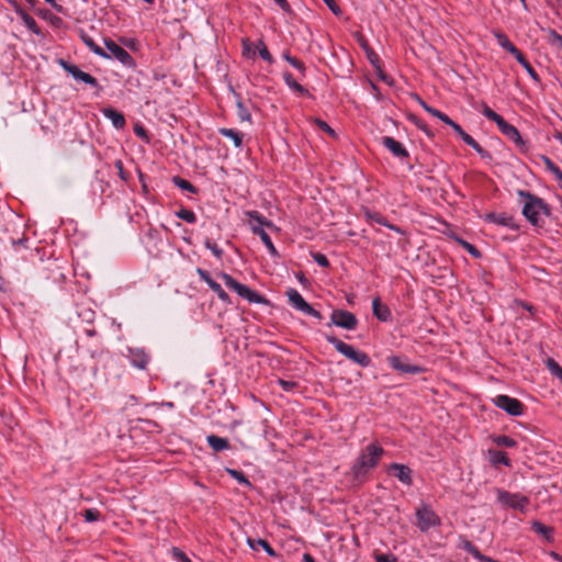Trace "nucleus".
<instances>
[{"mask_svg":"<svg viewBox=\"0 0 562 562\" xmlns=\"http://www.w3.org/2000/svg\"><path fill=\"white\" fill-rule=\"evenodd\" d=\"M518 196L524 200L521 213L526 220L536 227L543 225L542 216L550 215L549 205L539 196L529 191L518 190Z\"/></svg>","mask_w":562,"mask_h":562,"instance_id":"nucleus-1","label":"nucleus"},{"mask_svg":"<svg viewBox=\"0 0 562 562\" xmlns=\"http://www.w3.org/2000/svg\"><path fill=\"white\" fill-rule=\"evenodd\" d=\"M383 453L384 449L378 442L368 445L352 464L351 472L353 477L362 481L379 464Z\"/></svg>","mask_w":562,"mask_h":562,"instance_id":"nucleus-2","label":"nucleus"},{"mask_svg":"<svg viewBox=\"0 0 562 562\" xmlns=\"http://www.w3.org/2000/svg\"><path fill=\"white\" fill-rule=\"evenodd\" d=\"M325 338L339 353L344 355L352 362L361 366L362 368H368L371 364V359L366 352L355 349L353 346L341 341L333 335H326Z\"/></svg>","mask_w":562,"mask_h":562,"instance_id":"nucleus-3","label":"nucleus"},{"mask_svg":"<svg viewBox=\"0 0 562 562\" xmlns=\"http://www.w3.org/2000/svg\"><path fill=\"white\" fill-rule=\"evenodd\" d=\"M221 278L224 281L225 285L231 289L232 291L236 292L240 297L247 300L249 303H256V304H265L268 301L260 295L258 292L252 291L248 286L239 283L236 281L232 276L228 273L222 272Z\"/></svg>","mask_w":562,"mask_h":562,"instance_id":"nucleus-4","label":"nucleus"},{"mask_svg":"<svg viewBox=\"0 0 562 562\" xmlns=\"http://www.w3.org/2000/svg\"><path fill=\"white\" fill-rule=\"evenodd\" d=\"M497 501L509 508L517 509L521 513L527 512L529 498L518 493H510L504 490H497Z\"/></svg>","mask_w":562,"mask_h":562,"instance_id":"nucleus-5","label":"nucleus"},{"mask_svg":"<svg viewBox=\"0 0 562 562\" xmlns=\"http://www.w3.org/2000/svg\"><path fill=\"white\" fill-rule=\"evenodd\" d=\"M286 296L290 304L295 310L304 313L305 315L312 316L318 321L323 318L322 314L318 311H316L311 304H308L297 290L292 288L289 289L286 291Z\"/></svg>","mask_w":562,"mask_h":562,"instance_id":"nucleus-6","label":"nucleus"},{"mask_svg":"<svg viewBox=\"0 0 562 562\" xmlns=\"http://www.w3.org/2000/svg\"><path fill=\"white\" fill-rule=\"evenodd\" d=\"M493 403L496 407L505 411L510 416H521L524 414L522 403L505 394H499L493 398Z\"/></svg>","mask_w":562,"mask_h":562,"instance_id":"nucleus-7","label":"nucleus"},{"mask_svg":"<svg viewBox=\"0 0 562 562\" xmlns=\"http://www.w3.org/2000/svg\"><path fill=\"white\" fill-rule=\"evenodd\" d=\"M337 326L347 330H353L358 325V319L351 312L345 310H334L330 315L328 326Z\"/></svg>","mask_w":562,"mask_h":562,"instance_id":"nucleus-8","label":"nucleus"},{"mask_svg":"<svg viewBox=\"0 0 562 562\" xmlns=\"http://www.w3.org/2000/svg\"><path fill=\"white\" fill-rule=\"evenodd\" d=\"M417 526L422 531L436 527L440 524L436 513L427 506H423L416 510Z\"/></svg>","mask_w":562,"mask_h":562,"instance_id":"nucleus-9","label":"nucleus"},{"mask_svg":"<svg viewBox=\"0 0 562 562\" xmlns=\"http://www.w3.org/2000/svg\"><path fill=\"white\" fill-rule=\"evenodd\" d=\"M106 50H108V57L106 58H115L120 63H122L124 66L132 67L134 66V59L130 55L127 50H125L123 47H121L119 44L113 42L112 40H106L104 42Z\"/></svg>","mask_w":562,"mask_h":562,"instance_id":"nucleus-10","label":"nucleus"},{"mask_svg":"<svg viewBox=\"0 0 562 562\" xmlns=\"http://www.w3.org/2000/svg\"><path fill=\"white\" fill-rule=\"evenodd\" d=\"M498 128L504 136L515 144L520 153L528 151L529 146L527 142L521 137L519 131L514 125L505 121Z\"/></svg>","mask_w":562,"mask_h":562,"instance_id":"nucleus-11","label":"nucleus"},{"mask_svg":"<svg viewBox=\"0 0 562 562\" xmlns=\"http://www.w3.org/2000/svg\"><path fill=\"white\" fill-rule=\"evenodd\" d=\"M59 64L75 80L85 82L91 87H99L98 80L90 74L82 71L78 66L69 64L64 59H60Z\"/></svg>","mask_w":562,"mask_h":562,"instance_id":"nucleus-12","label":"nucleus"},{"mask_svg":"<svg viewBox=\"0 0 562 562\" xmlns=\"http://www.w3.org/2000/svg\"><path fill=\"white\" fill-rule=\"evenodd\" d=\"M389 475L395 476L406 486L413 484V471L409 467L402 463H391L386 470Z\"/></svg>","mask_w":562,"mask_h":562,"instance_id":"nucleus-13","label":"nucleus"},{"mask_svg":"<svg viewBox=\"0 0 562 562\" xmlns=\"http://www.w3.org/2000/svg\"><path fill=\"white\" fill-rule=\"evenodd\" d=\"M485 220L496 225L508 227L513 231L519 229V225L516 223L514 216L507 213H488L486 214Z\"/></svg>","mask_w":562,"mask_h":562,"instance_id":"nucleus-14","label":"nucleus"},{"mask_svg":"<svg viewBox=\"0 0 562 562\" xmlns=\"http://www.w3.org/2000/svg\"><path fill=\"white\" fill-rule=\"evenodd\" d=\"M381 144L387 150H390L394 157L398 159H404L408 157V151L406 150L404 145L391 136L381 137Z\"/></svg>","mask_w":562,"mask_h":562,"instance_id":"nucleus-15","label":"nucleus"},{"mask_svg":"<svg viewBox=\"0 0 562 562\" xmlns=\"http://www.w3.org/2000/svg\"><path fill=\"white\" fill-rule=\"evenodd\" d=\"M390 366L396 370V371H400V372H403V373H412V374H417V373H422L424 371V369L422 367H418V366H414V364H409V363H404L400 357H396V356H392L387 359Z\"/></svg>","mask_w":562,"mask_h":562,"instance_id":"nucleus-16","label":"nucleus"},{"mask_svg":"<svg viewBox=\"0 0 562 562\" xmlns=\"http://www.w3.org/2000/svg\"><path fill=\"white\" fill-rule=\"evenodd\" d=\"M128 358L132 366L140 370L146 369L149 361L148 355L140 348L128 349Z\"/></svg>","mask_w":562,"mask_h":562,"instance_id":"nucleus-17","label":"nucleus"},{"mask_svg":"<svg viewBox=\"0 0 562 562\" xmlns=\"http://www.w3.org/2000/svg\"><path fill=\"white\" fill-rule=\"evenodd\" d=\"M373 315L381 322L391 321L392 313L387 305L382 304L380 297H375L372 301Z\"/></svg>","mask_w":562,"mask_h":562,"instance_id":"nucleus-18","label":"nucleus"},{"mask_svg":"<svg viewBox=\"0 0 562 562\" xmlns=\"http://www.w3.org/2000/svg\"><path fill=\"white\" fill-rule=\"evenodd\" d=\"M14 11L16 15L22 20L23 24L27 27V30L36 35L41 34V30L35 19L31 16L23 8L15 5Z\"/></svg>","mask_w":562,"mask_h":562,"instance_id":"nucleus-19","label":"nucleus"},{"mask_svg":"<svg viewBox=\"0 0 562 562\" xmlns=\"http://www.w3.org/2000/svg\"><path fill=\"white\" fill-rule=\"evenodd\" d=\"M251 231L255 235L260 237L261 241L265 244L271 256H279L278 250L276 249L269 234L262 227L251 224Z\"/></svg>","mask_w":562,"mask_h":562,"instance_id":"nucleus-20","label":"nucleus"},{"mask_svg":"<svg viewBox=\"0 0 562 562\" xmlns=\"http://www.w3.org/2000/svg\"><path fill=\"white\" fill-rule=\"evenodd\" d=\"M102 114L112 122L116 130H122L125 126V117L121 112L112 108H105L102 110Z\"/></svg>","mask_w":562,"mask_h":562,"instance_id":"nucleus-21","label":"nucleus"},{"mask_svg":"<svg viewBox=\"0 0 562 562\" xmlns=\"http://www.w3.org/2000/svg\"><path fill=\"white\" fill-rule=\"evenodd\" d=\"M364 215L370 223H376L379 225L385 226V227H387L392 231H395L397 233H402L400 227L389 223L386 221V218L378 212H372V211L366 210Z\"/></svg>","mask_w":562,"mask_h":562,"instance_id":"nucleus-22","label":"nucleus"},{"mask_svg":"<svg viewBox=\"0 0 562 562\" xmlns=\"http://www.w3.org/2000/svg\"><path fill=\"white\" fill-rule=\"evenodd\" d=\"M496 38H497L498 44L504 49L509 52L515 57L516 60L521 59V52L509 41V38L505 34L498 33L496 35Z\"/></svg>","mask_w":562,"mask_h":562,"instance_id":"nucleus-23","label":"nucleus"},{"mask_svg":"<svg viewBox=\"0 0 562 562\" xmlns=\"http://www.w3.org/2000/svg\"><path fill=\"white\" fill-rule=\"evenodd\" d=\"M206 441L215 452L228 450L231 448L229 441L226 438H222L216 435H209L206 437Z\"/></svg>","mask_w":562,"mask_h":562,"instance_id":"nucleus-24","label":"nucleus"},{"mask_svg":"<svg viewBox=\"0 0 562 562\" xmlns=\"http://www.w3.org/2000/svg\"><path fill=\"white\" fill-rule=\"evenodd\" d=\"M283 80L285 81L286 86L293 90L294 92H297L299 94L301 95H308V90L305 89L303 86H301L292 76V74H290L289 71H284L283 75Z\"/></svg>","mask_w":562,"mask_h":562,"instance_id":"nucleus-25","label":"nucleus"},{"mask_svg":"<svg viewBox=\"0 0 562 562\" xmlns=\"http://www.w3.org/2000/svg\"><path fill=\"white\" fill-rule=\"evenodd\" d=\"M247 544L252 549V550H257L258 547H260V549H263L268 555L270 557H277V552L272 549V547L269 544L268 541L263 540V539H252V538H247Z\"/></svg>","mask_w":562,"mask_h":562,"instance_id":"nucleus-26","label":"nucleus"},{"mask_svg":"<svg viewBox=\"0 0 562 562\" xmlns=\"http://www.w3.org/2000/svg\"><path fill=\"white\" fill-rule=\"evenodd\" d=\"M218 133L222 135V136H225L229 139L233 140L234 145L236 148H239L243 144V138H244V135L243 133L236 131V130H233V128H226V127H222L218 130Z\"/></svg>","mask_w":562,"mask_h":562,"instance_id":"nucleus-27","label":"nucleus"},{"mask_svg":"<svg viewBox=\"0 0 562 562\" xmlns=\"http://www.w3.org/2000/svg\"><path fill=\"white\" fill-rule=\"evenodd\" d=\"M531 528L536 533L541 535L547 541L550 542L553 540V529L551 527H548L541 524L540 521L535 520L531 525Z\"/></svg>","mask_w":562,"mask_h":562,"instance_id":"nucleus-28","label":"nucleus"},{"mask_svg":"<svg viewBox=\"0 0 562 562\" xmlns=\"http://www.w3.org/2000/svg\"><path fill=\"white\" fill-rule=\"evenodd\" d=\"M248 217H249V221H250V225L251 224H255L257 226H260V227H272L273 224L268 221L266 217H263L259 212L257 211H249L247 213Z\"/></svg>","mask_w":562,"mask_h":562,"instance_id":"nucleus-29","label":"nucleus"},{"mask_svg":"<svg viewBox=\"0 0 562 562\" xmlns=\"http://www.w3.org/2000/svg\"><path fill=\"white\" fill-rule=\"evenodd\" d=\"M488 453L491 457V461L494 464H504L506 467L510 465V460L506 452L497 451V450H490Z\"/></svg>","mask_w":562,"mask_h":562,"instance_id":"nucleus-30","label":"nucleus"},{"mask_svg":"<svg viewBox=\"0 0 562 562\" xmlns=\"http://www.w3.org/2000/svg\"><path fill=\"white\" fill-rule=\"evenodd\" d=\"M482 114L496 123V125L499 127L504 122L505 120L503 119V116H501L499 114H497L495 111H493L490 106H487L486 104H483L482 106Z\"/></svg>","mask_w":562,"mask_h":562,"instance_id":"nucleus-31","label":"nucleus"},{"mask_svg":"<svg viewBox=\"0 0 562 562\" xmlns=\"http://www.w3.org/2000/svg\"><path fill=\"white\" fill-rule=\"evenodd\" d=\"M492 441L499 447L514 448L517 446L515 439L505 435L493 436Z\"/></svg>","mask_w":562,"mask_h":562,"instance_id":"nucleus-32","label":"nucleus"},{"mask_svg":"<svg viewBox=\"0 0 562 562\" xmlns=\"http://www.w3.org/2000/svg\"><path fill=\"white\" fill-rule=\"evenodd\" d=\"M542 160L547 170L555 176L562 188V170L550 158L543 156Z\"/></svg>","mask_w":562,"mask_h":562,"instance_id":"nucleus-33","label":"nucleus"},{"mask_svg":"<svg viewBox=\"0 0 562 562\" xmlns=\"http://www.w3.org/2000/svg\"><path fill=\"white\" fill-rule=\"evenodd\" d=\"M546 366L550 373L562 383V367L552 358L547 359Z\"/></svg>","mask_w":562,"mask_h":562,"instance_id":"nucleus-34","label":"nucleus"},{"mask_svg":"<svg viewBox=\"0 0 562 562\" xmlns=\"http://www.w3.org/2000/svg\"><path fill=\"white\" fill-rule=\"evenodd\" d=\"M172 182L181 190L192 192V193L196 192V188L190 181H188L179 176L173 177Z\"/></svg>","mask_w":562,"mask_h":562,"instance_id":"nucleus-35","label":"nucleus"},{"mask_svg":"<svg viewBox=\"0 0 562 562\" xmlns=\"http://www.w3.org/2000/svg\"><path fill=\"white\" fill-rule=\"evenodd\" d=\"M176 216L180 220L186 221L187 223L193 224L196 222V215L193 211L188 209H180L176 212Z\"/></svg>","mask_w":562,"mask_h":562,"instance_id":"nucleus-36","label":"nucleus"},{"mask_svg":"<svg viewBox=\"0 0 562 562\" xmlns=\"http://www.w3.org/2000/svg\"><path fill=\"white\" fill-rule=\"evenodd\" d=\"M85 44L93 52L95 55L100 57H108V54L104 49H102L99 45L94 43V41L88 36L82 37Z\"/></svg>","mask_w":562,"mask_h":562,"instance_id":"nucleus-37","label":"nucleus"},{"mask_svg":"<svg viewBox=\"0 0 562 562\" xmlns=\"http://www.w3.org/2000/svg\"><path fill=\"white\" fill-rule=\"evenodd\" d=\"M227 473L233 477L235 479L238 483L245 485V486H250V481L247 479V476L241 472V471H238V470H235V469H227Z\"/></svg>","mask_w":562,"mask_h":562,"instance_id":"nucleus-38","label":"nucleus"},{"mask_svg":"<svg viewBox=\"0 0 562 562\" xmlns=\"http://www.w3.org/2000/svg\"><path fill=\"white\" fill-rule=\"evenodd\" d=\"M256 48L258 49V53L263 60H266L270 64L273 63V58H272L271 54L269 53V50L262 40H260L257 43Z\"/></svg>","mask_w":562,"mask_h":562,"instance_id":"nucleus-39","label":"nucleus"},{"mask_svg":"<svg viewBox=\"0 0 562 562\" xmlns=\"http://www.w3.org/2000/svg\"><path fill=\"white\" fill-rule=\"evenodd\" d=\"M457 240L463 247V249H465L474 258L481 257V251L474 245L461 238H457Z\"/></svg>","mask_w":562,"mask_h":562,"instance_id":"nucleus-40","label":"nucleus"},{"mask_svg":"<svg viewBox=\"0 0 562 562\" xmlns=\"http://www.w3.org/2000/svg\"><path fill=\"white\" fill-rule=\"evenodd\" d=\"M243 45V55L248 58H255L256 57V50L254 48L252 43L248 38H244L241 41Z\"/></svg>","mask_w":562,"mask_h":562,"instance_id":"nucleus-41","label":"nucleus"},{"mask_svg":"<svg viewBox=\"0 0 562 562\" xmlns=\"http://www.w3.org/2000/svg\"><path fill=\"white\" fill-rule=\"evenodd\" d=\"M463 549L471 554L475 560L484 559V554L480 552V550L470 541H467L463 546Z\"/></svg>","mask_w":562,"mask_h":562,"instance_id":"nucleus-42","label":"nucleus"},{"mask_svg":"<svg viewBox=\"0 0 562 562\" xmlns=\"http://www.w3.org/2000/svg\"><path fill=\"white\" fill-rule=\"evenodd\" d=\"M211 290L217 295V297L224 303H231L229 295L223 290L220 283L211 285Z\"/></svg>","mask_w":562,"mask_h":562,"instance_id":"nucleus-43","label":"nucleus"},{"mask_svg":"<svg viewBox=\"0 0 562 562\" xmlns=\"http://www.w3.org/2000/svg\"><path fill=\"white\" fill-rule=\"evenodd\" d=\"M82 515L88 522L97 521L100 518V512L95 508L86 509Z\"/></svg>","mask_w":562,"mask_h":562,"instance_id":"nucleus-44","label":"nucleus"},{"mask_svg":"<svg viewBox=\"0 0 562 562\" xmlns=\"http://www.w3.org/2000/svg\"><path fill=\"white\" fill-rule=\"evenodd\" d=\"M524 68L527 70V72L535 80H539L537 72L532 68V66L529 64V61L526 59L524 54L521 53V59L517 60Z\"/></svg>","mask_w":562,"mask_h":562,"instance_id":"nucleus-45","label":"nucleus"},{"mask_svg":"<svg viewBox=\"0 0 562 562\" xmlns=\"http://www.w3.org/2000/svg\"><path fill=\"white\" fill-rule=\"evenodd\" d=\"M375 562H396L397 558L393 553H379L374 552Z\"/></svg>","mask_w":562,"mask_h":562,"instance_id":"nucleus-46","label":"nucleus"},{"mask_svg":"<svg viewBox=\"0 0 562 562\" xmlns=\"http://www.w3.org/2000/svg\"><path fill=\"white\" fill-rule=\"evenodd\" d=\"M196 273L200 277V279L203 280L209 285L210 289H211V285L217 283L215 280H213L211 278L210 273L202 268H198Z\"/></svg>","mask_w":562,"mask_h":562,"instance_id":"nucleus-47","label":"nucleus"},{"mask_svg":"<svg viewBox=\"0 0 562 562\" xmlns=\"http://www.w3.org/2000/svg\"><path fill=\"white\" fill-rule=\"evenodd\" d=\"M196 273L200 277V279L203 280L209 285L210 289H211V285L217 283L215 280H213L211 278L210 273L202 268H198Z\"/></svg>","mask_w":562,"mask_h":562,"instance_id":"nucleus-48","label":"nucleus"},{"mask_svg":"<svg viewBox=\"0 0 562 562\" xmlns=\"http://www.w3.org/2000/svg\"><path fill=\"white\" fill-rule=\"evenodd\" d=\"M237 114L240 121H247L249 122L251 119L250 113L248 110L244 106L241 102H237Z\"/></svg>","mask_w":562,"mask_h":562,"instance_id":"nucleus-49","label":"nucleus"},{"mask_svg":"<svg viewBox=\"0 0 562 562\" xmlns=\"http://www.w3.org/2000/svg\"><path fill=\"white\" fill-rule=\"evenodd\" d=\"M427 112L429 114H431L432 116L442 121L445 124H448V122L451 120L447 114H445L443 112H441L435 108H427Z\"/></svg>","mask_w":562,"mask_h":562,"instance_id":"nucleus-50","label":"nucleus"},{"mask_svg":"<svg viewBox=\"0 0 562 562\" xmlns=\"http://www.w3.org/2000/svg\"><path fill=\"white\" fill-rule=\"evenodd\" d=\"M364 49L367 52V57L369 59V61L376 68L381 71L380 69V66H379V56L372 50L370 49L369 47L364 46Z\"/></svg>","mask_w":562,"mask_h":562,"instance_id":"nucleus-51","label":"nucleus"},{"mask_svg":"<svg viewBox=\"0 0 562 562\" xmlns=\"http://www.w3.org/2000/svg\"><path fill=\"white\" fill-rule=\"evenodd\" d=\"M205 247L212 251V254L217 258L221 259L223 256V250L214 243H211L210 240L205 241Z\"/></svg>","mask_w":562,"mask_h":562,"instance_id":"nucleus-52","label":"nucleus"},{"mask_svg":"<svg viewBox=\"0 0 562 562\" xmlns=\"http://www.w3.org/2000/svg\"><path fill=\"white\" fill-rule=\"evenodd\" d=\"M313 259L321 267L326 268L329 266V261H328L327 257L323 254H319V252L314 254Z\"/></svg>","mask_w":562,"mask_h":562,"instance_id":"nucleus-53","label":"nucleus"},{"mask_svg":"<svg viewBox=\"0 0 562 562\" xmlns=\"http://www.w3.org/2000/svg\"><path fill=\"white\" fill-rule=\"evenodd\" d=\"M316 125L324 132L328 133L330 136H336L335 131L324 121L317 119Z\"/></svg>","mask_w":562,"mask_h":562,"instance_id":"nucleus-54","label":"nucleus"},{"mask_svg":"<svg viewBox=\"0 0 562 562\" xmlns=\"http://www.w3.org/2000/svg\"><path fill=\"white\" fill-rule=\"evenodd\" d=\"M290 65H291L292 67H294L295 69H297V70L302 74V76H304V75H305V70H306V68H305L304 64H303L300 59H297V58H295V57H294V58L290 61Z\"/></svg>","mask_w":562,"mask_h":562,"instance_id":"nucleus-55","label":"nucleus"},{"mask_svg":"<svg viewBox=\"0 0 562 562\" xmlns=\"http://www.w3.org/2000/svg\"><path fill=\"white\" fill-rule=\"evenodd\" d=\"M134 133H135L138 137H140V138H143V139H145V140H148L147 132H146V130H145V127H144L143 125H140V124H136V125L134 126Z\"/></svg>","mask_w":562,"mask_h":562,"instance_id":"nucleus-56","label":"nucleus"},{"mask_svg":"<svg viewBox=\"0 0 562 562\" xmlns=\"http://www.w3.org/2000/svg\"><path fill=\"white\" fill-rule=\"evenodd\" d=\"M173 557L180 562H191V560L181 550L173 548Z\"/></svg>","mask_w":562,"mask_h":562,"instance_id":"nucleus-57","label":"nucleus"},{"mask_svg":"<svg viewBox=\"0 0 562 562\" xmlns=\"http://www.w3.org/2000/svg\"><path fill=\"white\" fill-rule=\"evenodd\" d=\"M279 384L281 385L282 390L286 392L292 391L296 386L294 381L279 380Z\"/></svg>","mask_w":562,"mask_h":562,"instance_id":"nucleus-58","label":"nucleus"},{"mask_svg":"<svg viewBox=\"0 0 562 562\" xmlns=\"http://www.w3.org/2000/svg\"><path fill=\"white\" fill-rule=\"evenodd\" d=\"M327 5L328 8L331 10V12L336 15H339L341 13L339 7L337 5V3L335 2V0H323Z\"/></svg>","mask_w":562,"mask_h":562,"instance_id":"nucleus-59","label":"nucleus"},{"mask_svg":"<svg viewBox=\"0 0 562 562\" xmlns=\"http://www.w3.org/2000/svg\"><path fill=\"white\" fill-rule=\"evenodd\" d=\"M273 1L283 11H285V12L290 11V4L286 0H273Z\"/></svg>","mask_w":562,"mask_h":562,"instance_id":"nucleus-60","label":"nucleus"},{"mask_svg":"<svg viewBox=\"0 0 562 562\" xmlns=\"http://www.w3.org/2000/svg\"><path fill=\"white\" fill-rule=\"evenodd\" d=\"M447 125L451 126V127H452V130H453L458 135H459V134H461V133L463 132V128L461 127V125H459L458 123H456V122H454V121H452V120H450V121L448 122V124H447Z\"/></svg>","mask_w":562,"mask_h":562,"instance_id":"nucleus-61","label":"nucleus"},{"mask_svg":"<svg viewBox=\"0 0 562 562\" xmlns=\"http://www.w3.org/2000/svg\"><path fill=\"white\" fill-rule=\"evenodd\" d=\"M476 153H477V154L481 156V158H483V159H491V158H492L491 154H490L487 150H485L483 147H481V149H479Z\"/></svg>","mask_w":562,"mask_h":562,"instance_id":"nucleus-62","label":"nucleus"},{"mask_svg":"<svg viewBox=\"0 0 562 562\" xmlns=\"http://www.w3.org/2000/svg\"><path fill=\"white\" fill-rule=\"evenodd\" d=\"M469 146L472 147L475 151H477L482 147L474 138L473 142L469 144Z\"/></svg>","mask_w":562,"mask_h":562,"instance_id":"nucleus-63","label":"nucleus"},{"mask_svg":"<svg viewBox=\"0 0 562 562\" xmlns=\"http://www.w3.org/2000/svg\"><path fill=\"white\" fill-rule=\"evenodd\" d=\"M303 562H315L314 558L308 554V553H304L303 554Z\"/></svg>","mask_w":562,"mask_h":562,"instance_id":"nucleus-64","label":"nucleus"}]
</instances>
